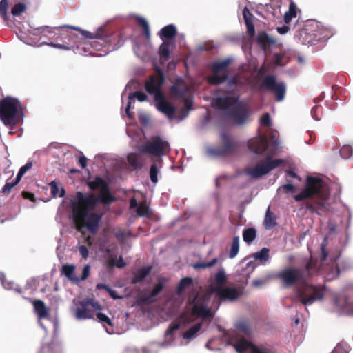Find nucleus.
Returning a JSON list of instances; mask_svg holds the SVG:
<instances>
[{"label":"nucleus","mask_w":353,"mask_h":353,"mask_svg":"<svg viewBox=\"0 0 353 353\" xmlns=\"http://www.w3.org/2000/svg\"><path fill=\"white\" fill-rule=\"evenodd\" d=\"M87 185L91 190H99V194L96 197L92 193L85 196L81 192H77V202L72 206V216L76 230L84 234V228L95 234L98 229L102 216L97 213H89L98 203L109 204L114 201L111 194L108 183L99 176H95L91 181H87Z\"/></svg>","instance_id":"nucleus-1"},{"label":"nucleus","mask_w":353,"mask_h":353,"mask_svg":"<svg viewBox=\"0 0 353 353\" xmlns=\"http://www.w3.org/2000/svg\"><path fill=\"white\" fill-rule=\"evenodd\" d=\"M319 271L318 260L311 257L304 268H285L277 274L276 277L281 280L282 285L285 288L299 285L295 288V295L292 299L293 301H299L303 305H312L316 301L322 300L324 296L323 288L306 282Z\"/></svg>","instance_id":"nucleus-2"},{"label":"nucleus","mask_w":353,"mask_h":353,"mask_svg":"<svg viewBox=\"0 0 353 353\" xmlns=\"http://www.w3.org/2000/svg\"><path fill=\"white\" fill-rule=\"evenodd\" d=\"M327 188L324 181L316 176H307L303 190L296 195L294 196L296 201L300 202L306 199H313L316 196L320 200L310 202L306 201L305 206L307 210L311 212L319 213V211L325 212L327 210V204L325 200L327 199L326 193Z\"/></svg>","instance_id":"nucleus-3"},{"label":"nucleus","mask_w":353,"mask_h":353,"mask_svg":"<svg viewBox=\"0 0 353 353\" xmlns=\"http://www.w3.org/2000/svg\"><path fill=\"white\" fill-rule=\"evenodd\" d=\"M164 81L165 79L161 72L158 75H151L145 83V88L148 94L154 95L157 110L166 115L168 119H172L176 108L166 100L161 90Z\"/></svg>","instance_id":"nucleus-4"},{"label":"nucleus","mask_w":353,"mask_h":353,"mask_svg":"<svg viewBox=\"0 0 353 353\" xmlns=\"http://www.w3.org/2000/svg\"><path fill=\"white\" fill-rule=\"evenodd\" d=\"M19 109L21 105L15 98L7 97L0 101V119L4 125L14 126L19 123Z\"/></svg>","instance_id":"nucleus-5"},{"label":"nucleus","mask_w":353,"mask_h":353,"mask_svg":"<svg viewBox=\"0 0 353 353\" xmlns=\"http://www.w3.org/2000/svg\"><path fill=\"white\" fill-rule=\"evenodd\" d=\"M220 141L219 145L208 148L207 153L209 156L225 157L235 154L239 149V142L225 132L221 133Z\"/></svg>","instance_id":"nucleus-6"},{"label":"nucleus","mask_w":353,"mask_h":353,"mask_svg":"<svg viewBox=\"0 0 353 353\" xmlns=\"http://www.w3.org/2000/svg\"><path fill=\"white\" fill-rule=\"evenodd\" d=\"M189 304L192 305L190 314L183 313L181 315V317L186 318L188 321H192V316L203 319L214 317V313L208 307V299L205 296L196 295L192 301H189Z\"/></svg>","instance_id":"nucleus-7"},{"label":"nucleus","mask_w":353,"mask_h":353,"mask_svg":"<svg viewBox=\"0 0 353 353\" xmlns=\"http://www.w3.org/2000/svg\"><path fill=\"white\" fill-rule=\"evenodd\" d=\"M274 153V152H268L265 160L254 168L248 169L246 172L247 174L253 179H258L279 167L283 163V161L281 159H272V155Z\"/></svg>","instance_id":"nucleus-8"},{"label":"nucleus","mask_w":353,"mask_h":353,"mask_svg":"<svg viewBox=\"0 0 353 353\" xmlns=\"http://www.w3.org/2000/svg\"><path fill=\"white\" fill-rule=\"evenodd\" d=\"M141 151L161 159L162 156L168 155L170 153V147L167 141L159 136H154L149 142L142 146Z\"/></svg>","instance_id":"nucleus-9"},{"label":"nucleus","mask_w":353,"mask_h":353,"mask_svg":"<svg viewBox=\"0 0 353 353\" xmlns=\"http://www.w3.org/2000/svg\"><path fill=\"white\" fill-rule=\"evenodd\" d=\"M231 61L229 59L216 61L212 64V74L207 77V81L212 85H218L228 79V68Z\"/></svg>","instance_id":"nucleus-10"},{"label":"nucleus","mask_w":353,"mask_h":353,"mask_svg":"<svg viewBox=\"0 0 353 353\" xmlns=\"http://www.w3.org/2000/svg\"><path fill=\"white\" fill-rule=\"evenodd\" d=\"M269 139L270 143H269L267 137L265 135H261L258 137L250 140L248 143L249 149L256 154H263L268 150L269 145L274 148L276 150L279 145V141L276 139V134L272 132L270 134Z\"/></svg>","instance_id":"nucleus-11"},{"label":"nucleus","mask_w":353,"mask_h":353,"mask_svg":"<svg viewBox=\"0 0 353 353\" xmlns=\"http://www.w3.org/2000/svg\"><path fill=\"white\" fill-rule=\"evenodd\" d=\"M261 88L274 92L277 101L283 100L286 92V85L283 81L278 82L274 75H266L263 79Z\"/></svg>","instance_id":"nucleus-12"},{"label":"nucleus","mask_w":353,"mask_h":353,"mask_svg":"<svg viewBox=\"0 0 353 353\" xmlns=\"http://www.w3.org/2000/svg\"><path fill=\"white\" fill-rule=\"evenodd\" d=\"M101 310V305L92 299H83L79 302L74 311L77 319H88L94 318L95 311Z\"/></svg>","instance_id":"nucleus-13"},{"label":"nucleus","mask_w":353,"mask_h":353,"mask_svg":"<svg viewBox=\"0 0 353 353\" xmlns=\"http://www.w3.org/2000/svg\"><path fill=\"white\" fill-rule=\"evenodd\" d=\"M228 117L237 125L245 124L250 117L248 107L239 100L227 113Z\"/></svg>","instance_id":"nucleus-14"},{"label":"nucleus","mask_w":353,"mask_h":353,"mask_svg":"<svg viewBox=\"0 0 353 353\" xmlns=\"http://www.w3.org/2000/svg\"><path fill=\"white\" fill-rule=\"evenodd\" d=\"M317 23H307L299 30L297 37L303 44H312L314 41H321L322 37L319 34Z\"/></svg>","instance_id":"nucleus-15"},{"label":"nucleus","mask_w":353,"mask_h":353,"mask_svg":"<svg viewBox=\"0 0 353 353\" xmlns=\"http://www.w3.org/2000/svg\"><path fill=\"white\" fill-rule=\"evenodd\" d=\"M212 292L216 294L220 300L234 301L240 296L239 292L236 288L230 287L214 288Z\"/></svg>","instance_id":"nucleus-16"},{"label":"nucleus","mask_w":353,"mask_h":353,"mask_svg":"<svg viewBox=\"0 0 353 353\" xmlns=\"http://www.w3.org/2000/svg\"><path fill=\"white\" fill-rule=\"evenodd\" d=\"M188 91V86L181 78H178L170 89V95L176 99L185 97Z\"/></svg>","instance_id":"nucleus-17"},{"label":"nucleus","mask_w":353,"mask_h":353,"mask_svg":"<svg viewBox=\"0 0 353 353\" xmlns=\"http://www.w3.org/2000/svg\"><path fill=\"white\" fill-rule=\"evenodd\" d=\"M238 101L239 97H219L214 99L212 104L219 110H225L231 107L233 108Z\"/></svg>","instance_id":"nucleus-18"},{"label":"nucleus","mask_w":353,"mask_h":353,"mask_svg":"<svg viewBox=\"0 0 353 353\" xmlns=\"http://www.w3.org/2000/svg\"><path fill=\"white\" fill-rule=\"evenodd\" d=\"M236 351L239 353H243L249 348L251 349L252 353H268L259 348L257 346L253 345L251 342L245 340L241 339L234 345Z\"/></svg>","instance_id":"nucleus-19"},{"label":"nucleus","mask_w":353,"mask_h":353,"mask_svg":"<svg viewBox=\"0 0 353 353\" xmlns=\"http://www.w3.org/2000/svg\"><path fill=\"white\" fill-rule=\"evenodd\" d=\"M163 284L161 282L157 283L150 294H143L139 298L140 303L143 304H150L155 301L154 297L157 296L163 289Z\"/></svg>","instance_id":"nucleus-20"},{"label":"nucleus","mask_w":353,"mask_h":353,"mask_svg":"<svg viewBox=\"0 0 353 353\" xmlns=\"http://www.w3.org/2000/svg\"><path fill=\"white\" fill-rule=\"evenodd\" d=\"M22 297L32 303L34 312L37 313L39 318H45L48 315V310L43 301L39 299L32 300L30 298H27L25 297L24 296H23Z\"/></svg>","instance_id":"nucleus-21"},{"label":"nucleus","mask_w":353,"mask_h":353,"mask_svg":"<svg viewBox=\"0 0 353 353\" xmlns=\"http://www.w3.org/2000/svg\"><path fill=\"white\" fill-rule=\"evenodd\" d=\"M256 42L258 45L264 50L266 51L267 48L276 43V40L272 38L265 32H260L258 33L256 37Z\"/></svg>","instance_id":"nucleus-22"},{"label":"nucleus","mask_w":353,"mask_h":353,"mask_svg":"<svg viewBox=\"0 0 353 353\" xmlns=\"http://www.w3.org/2000/svg\"><path fill=\"white\" fill-rule=\"evenodd\" d=\"M61 28H72V29L78 30L79 32H81L82 35L84 36L86 38H89V39L97 38V39H101V40H102V41H103L105 42H109L110 41L109 37H108L107 35L104 36L103 34V32H102L103 31H102L101 28L97 30V32L94 34V33H92V32H88V31L81 30L79 28H74V27H72V26H62Z\"/></svg>","instance_id":"nucleus-23"},{"label":"nucleus","mask_w":353,"mask_h":353,"mask_svg":"<svg viewBox=\"0 0 353 353\" xmlns=\"http://www.w3.org/2000/svg\"><path fill=\"white\" fill-rule=\"evenodd\" d=\"M152 270V266H146L139 269L136 272L134 273V276L132 279L131 283L132 284H137L142 282L145 278L150 273Z\"/></svg>","instance_id":"nucleus-24"},{"label":"nucleus","mask_w":353,"mask_h":353,"mask_svg":"<svg viewBox=\"0 0 353 353\" xmlns=\"http://www.w3.org/2000/svg\"><path fill=\"white\" fill-rule=\"evenodd\" d=\"M161 159H155L153 161V163L150 168V179L154 184L158 182V174L159 173V167L161 168Z\"/></svg>","instance_id":"nucleus-25"},{"label":"nucleus","mask_w":353,"mask_h":353,"mask_svg":"<svg viewBox=\"0 0 353 353\" xmlns=\"http://www.w3.org/2000/svg\"><path fill=\"white\" fill-rule=\"evenodd\" d=\"M75 266L72 264H65L62 266L61 272L69 280L78 282L79 277L74 276Z\"/></svg>","instance_id":"nucleus-26"},{"label":"nucleus","mask_w":353,"mask_h":353,"mask_svg":"<svg viewBox=\"0 0 353 353\" xmlns=\"http://www.w3.org/2000/svg\"><path fill=\"white\" fill-rule=\"evenodd\" d=\"M176 28L172 25L170 24L163 27L160 32V37L161 39H170L174 38L176 34Z\"/></svg>","instance_id":"nucleus-27"},{"label":"nucleus","mask_w":353,"mask_h":353,"mask_svg":"<svg viewBox=\"0 0 353 353\" xmlns=\"http://www.w3.org/2000/svg\"><path fill=\"white\" fill-rule=\"evenodd\" d=\"M127 160L131 167L134 170L141 169L143 166L142 158L136 153H130L127 157Z\"/></svg>","instance_id":"nucleus-28"},{"label":"nucleus","mask_w":353,"mask_h":353,"mask_svg":"<svg viewBox=\"0 0 353 353\" xmlns=\"http://www.w3.org/2000/svg\"><path fill=\"white\" fill-rule=\"evenodd\" d=\"M170 42L169 41H163L159 48V54L161 61H167L170 58Z\"/></svg>","instance_id":"nucleus-29"},{"label":"nucleus","mask_w":353,"mask_h":353,"mask_svg":"<svg viewBox=\"0 0 353 353\" xmlns=\"http://www.w3.org/2000/svg\"><path fill=\"white\" fill-rule=\"evenodd\" d=\"M297 14V7L295 3L290 0L289 5V10L284 14L283 19L285 23H289L293 18H295Z\"/></svg>","instance_id":"nucleus-30"},{"label":"nucleus","mask_w":353,"mask_h":353,"mask_svg":"<svg viewBox=\"0 0 353 353\" xmlns=\"http://www.w3.org/2000/svg\"><path fill=\"white\" fill-rule=\"evenodd\" d=\"M235 327L238 331L246 336H250L252 334V327L248 321H239Z\"/></svg>","instance_id":"nucleus-31"},{"label":"nucleus","mask_w":353,"mask_h":353,"mask_svg":"<svg viewBox=\"0 0 353 353\" xmlns=\"http://www.w3.org/2000/svg\"><path fill=\"white\" fill-rule=\"evenodd\" d=\"M270 250L267 248H262L259 252L252 254L255 260H259L262 264H265L270 259Z\"/></svg>","instance_id":"nucleus-32"},{"label":"nucleus","mask_w":353,"mask_h":353,"mask_svg":"<svg viewBox=\"0 0 353 353\" xmlns=\"http://www.w3.org/2000/svg\"><path fill=\"white\" fill-rule=\"evenodd\" d=\"M63 37V38H68V42H65L66 44H59V43H55L53 42H50L48 45L50 46L59 48V49H63V50H68L70 48L68 46V45L70 44V39L72 38L70 32H69L68 30L63 31L59 34V36L58 37Z\"/></svg>","instance_id":"nucleus-33"},{"label":"nucleus","mask_w":353,"mask_h":353,"mask_svg":"<svg viewBox=\"0 0 353 353\" xmlns=\"http://www.w3.org/2000/svg\"><path fill=\"white\" fill-rule=\"evenodd\" d=\"M276 225V216L268 208L264 220L265 228L268 230L273 228Z\"/></svg>","instance_id":"nucleus-34"},{"label":"nucleus","mask_w":353,"mask_h":353,"mask_svg":"<svg viewBox=\"0 0 353 353\" xmlns=\"http://www.w3.org/2000/svg\"><path fill=\"white\" fill-rule=\"evenodd\" d=\"M227 282V276L225 274V270L223 268H221L216 273L214 276V283L215 286L214 288L217 287H223V285Z\"/></svg>","instance_id":"nucleus-35"},{"label":"nucleus","mask_w":353,"mask_h":353,"mask_svg":"<svg viewBox=\"0 0 353 353\" xmlns=\"http://www.w3.org/2000/svg\"><path fill=\"white\" fill-rule=\"evenodd\" d=\"M202 324L197 323L189 328L183 334V337L185 339H190L195 336L196 334L201 330Z\"/></svg>","instance_id":"nucleus-36"},{"label":"nucleus","mask_w":353,"mask_h":353,"mask_svg":"<svg viewBox=\"0 0 353 353\" xmlns=\"http://www.w3.org/2000/svg\"><path fill=\"white\" fill-rule=\"evenodd\" d=\"M193 282V280L190 277H185L182 279L177 287L176 292L178 294H181L187 288L190 287Z\"/></svg>","instance_id":"nucleus-37"},{"label":"nucleus","mask_w":353,"mask_h":353,"mask_svg":"<svg viewBox=\"0 0 353 353\" xmlns=\"http://www.w3.org/2000/svg\"><path fill=\"white\" fill-rule=\"evenodd\" d=\"M125 265L126 263L121 256H119L117 261H116L115 258H111L106 262V266L108 268H112L114 266L118 268H123Z\"/></svg>","instance_id":"nucleus-38"},{"label":"nucleus","mask_w":353,"mask_h":353,"mask_svg":"<svg viewBox=\"0 0 353 353\" xmlns=\"http://www.w3.org/2000/svg\"><path fill=\"white\" fill-rule=\"evenodd\" d=\"M256 238V230L254 228L245 229L243 232V241L248 243H252Z\"/></svg>","instance_id":"nucleus-39"},{"label":"nucleus","mask_w":353,"mask_h":353,"mask_svg":"<svg viewBox=\"0 0 353 353\" xmlns=\"http://www.w3.org/2000/svg\"><path fill=\"white\" fill-rule=\"evenodd\" d=\"M49 185L51 189V194L52 196L55 198L57 196L59 197H63L65 196V190L64 188H61L59 194V187L57 185V183L55 181H52L49 183Z\"/></svg>","instance_id":"nucleus-40"},{"label":"nucleus","mask_w":353,"mask_h":353,"mask_svg":"<svg viewBox=\"0 0 353 353\" xmlns=\"http://www.w3.org/2000/svg\"><path fill=\"white\" fill-rule=\"evenodd\" d=\"M239 250V236H234L232 239V242L231 244V248L229 253V257L230 259L234 258Z\"/></svg>","instance_id":"nucleus-41"},{"label":"nucleus","mask_w":353,"mask_h":353,"mask_svg":"<svg viewBox=\"0 0 353 353\" xmlns=\"http://www.w3.org/2000/svg\"><path fill=\"white\" fill-rule=\"evenodd\" d=\"M137 23L143 28L145 37L147 39H150V27H149V25H148L147 21L144 18L139 17L137 19Z\"/></svg>","instance_id":"nucleus-42"},{"label":"nucleus","mask_w":353,"mask_h":353,"mask_svg":"<svg viewBox=\"0 0 353 353\" xmlns=\"http://www.w3.org/2000/svg\"><path fill=\"white\" fill-rule=\"evenodd\" d=\"M26 5L23 3H18L15 4L11 10V13L14 16H19L26 10Z\"/></svg>","instance_id":"nucleus-43"},{"label":"nucleus","mask_w":353,"mask_h":353,"mask_svg":"<svg viewBox=\"0 0 353 353\" xmlns=\"http://www.w3.org/2000/svg\"><path fill=\"white\" fill-rule=\"evenodd\" d=\"M218 262V259L214 258L208 263L200 262L194 265L195 269L207 268L214 266Z\"/></svg>","instance_id":"nucleus-44"},{"label":"nucleus","mask_w":353,"mask_h":353,"mask_svg":"<svg viewBox=\"0 0 353 353\" xmlns=\"http://www.w3.org/2000/svg\"><path fill=\"white\" fill-rule=\"evenodd\" d=\"M20 181H17V177L14 179V181L12 182H8V181L6 182L4 186L1 189V192L4 194H8L10 192V190L17 185Z\"/></svg>","instance_id":"nucleus-45"},{"label":"nucleus","mask_w":353,"mask_h":353,"mask_svg":"<svg viewBox=\"0 0 353 353\" xmlns=\"http://www.w3.org/2000/svg\"><path fill=\"white\" fill-rule=\"evenodd\" d=\"M137 213L139 216H147L149 214V208L145 203H140L137 208Z\"/></svg>","instance_id":"nucleus-46"},{"label":"nucleus","mask_w":353,"mask_h":353,"mask_svg":"<svg viewBox=\"0 0 353 353\" xmlns=\"http://www.w3.org/2000/svg\"><path fill=\"white\" fill-rule=\"evenodd\" d=\"M137 98L138 101L143 102L147 100V95L141 91H136L133 93L130 94L129 95V99L131 100L133 98Z\"/></svg>","instance_id":"nucleus-47"},{"label":"nucleus","mask_w":353,"mask_h":353,"mask_svg":"<svg viewBox=\"0 0 353 353\" xmlns=\"http://www.w3.org/2000/svg\"><path fill=\"white\" fill-rule=\"evenodd\" d=\"M353 154V150L350 146L345 145L340 150V155L343 159H347Z\"/></svg>","instance_id":"nucleus-48"},{"label":"nucleus","mask_w":353,"mask_h":353,"mask_svg":"<svg viewBox=\"0 0 353 353\" xmlns=\"http://www.w3.org/2000/svg\"><path fill=\"white\" fill-rule=\"evenodd\" d=\"M270 280V276H266L263 279H254L252 281V286L255 288H260L265 284H267Z\"/></svg>","instance_id":"nucleus-49"},{"label":"nucleus","mask_w":353,"mask_h":353,"mask_svg":"<svg viewBox=\"0 0 353 353\" xmlns=\"http://www.w3.org/2000/svg\"><path fill=\"white\" fill-rule=\"evenodd\" d=\"M8 4L6 0H1L0 1V14L5 19H7V10Z\"/></svg>","instance_id":"nucleus-50"},{"label":"nucleus","mask_w":353,"mask_h":353,"mask_svg":"<svg viewBox=\"0 0 353 353\" xmlns=\"http://www.w3.org/2000/svg\"><path fill=\"white\" fill-rule=\"evenodd\" d=\"M32 167V163L28 162L23 166H22L17 175V181H21V177L23 176V174L31 168Z\"/></svg>","instance_id":"nucleus-51"},{"label":"nucleus","mask_w":353,"mask_h":353,"mask_svg":"<svg viewBox=\"0 0 353 353\" xmlns=\"http://www.w3.org/2000/svg\"><path fill=\"white\" fill-rule=\"evenodd\" d=\"M319 34L322 37L321 41L326 40L332 36V33L327 29H323L318 25Z\"/></svg>","instance_id":"nucleus-52"},{"label":"nucleus","mask_w":353,"mask_h":353,"mask_svg":"<svg viewBox=\"0 0 353 353\" xmlns=\"http://www.w3.org/2000/svg\"><path fill=\"white\" fill-rule=\"evenodd\" d=\"M98 321L101 323H105L109 325H112L110 319L105 314L99 312L96 314Z\"/></svg>","instance_id":"nucleus-53"},{"label":"nucleus","mask_w":353,"mask_h":353,"mask_svg":"<svg viewBox=\"0 0 353 353\" xmlns=\"http://www.w3.org/2000/svg\"><path fill=\"white\" fill-rule=\"evenodd\" d=\"M260 123L262 125L269 127L271 125L272 121L269 113H265L260 119Z\"/></svg>","instance_id":"nucleus-54"},{"label":"nucleus","mask_w":353,"mask_h":353,"mask_svg":"<svg viewBox=\"0 0 353 353\" xmlns=\"http://www.w3.org/2000/svg\"><path fill=\"white\" fill-rule=\"evenodd\" d=\"M90 265H85L82 271V275L80 278H79L78 282L81 281H85L88 279L90 275Z\"/></svg>","instance_id":"nucleus-55"},{"label":"nucleus","mask_w":353,"mask_h":353,"mask_svg":"<svg viewBox=\"0 0 353 353\" xmlns=\"http://www.w3.org/2000/svg\"><path fill=\"white\" fill-rule=\"evenodd\" d=\"M242 14L245 22L252 21L253 14L247 7L243 8Z\"/></svg>","instance_id":"nucleus-56"},{"label":"nucleus","mask_w":353,"mask_h":353,"mask_svg":"<svg viewBox=\"0 0 353 353\" xmlns=\"http://www.w3.org/2000/svg\"><path fill=\"white\" fill-rule=\"evenodd\" d=\"M248 33L250 36L252 37L255 33L254 25L252 21L245 22Z\"/></svg>","instance_id":"nucleus-57"},{"label":"nucleus","mask_w":353,"mask_h":353,"mask_svg":"<svg viewBox=\"0 0 353 353\" xmlns=\"http://www.w3.org/2000/svg\"><path fill=\"white\" fill-rule=\"evenodd\" d=\"M281 188L285 193L294 192V191L296 190L295 186L292 183H287V184L283 185L281 186Z\"/></svg>","instance_id":"nucleus-58"},{"label":"nucleus","mask_w":353,"mask_h":353,"mask_svg":"<svg viewBox=\"0 0 353 353\" xmlns=\"http://www.w3.org/2000/svg\"><path fill=\"white\" fill-rule=\"evenodd\" d=\"M79 253L81 255V256L83 258V259H87L88 257V255H89V251H88V249L87 248L86 246L85 245H81L79 248Z\"/></svg>","instance_id":"nucleus-59"},{"label":"nucleus","mask_w":353,"mask_h":353,"mask_svg":"<svg viewBox=\"0 0 353 353\" xmlns=\"http://www.w3.org/2000/svg\"><path fill=\"white\" fill-rule=\"evenodd\" d=\"M179 325L176 323L170 325L166 331V334L172 336L175 331L179 329Z\"/></svg>","instance_id":"nucleus-60"},{"label":"nucleus","mask_w":353,"mask_h":353,"mask_svg":"<svg viewBox=\"0 0 353 353\" xmlns=\"http://www.w3.org/2000/svg\"><path fill=\"white\" fill-rule=\"evenodd\" d=\"M288 0H272V4L274 8L280 9L283 4H287Z\"/></svg>","instance_id":"nucleus-61"},{"label":"nucleus","mask_w":353,"mask_h":353,"mask_svg":"<svg viewBox=\"0 0 353 353\" xmlns=\"http://www.w3.org/2000/svg\"><path fill=\"white\" fill-rule=\"evenodd\" d=\"M21 195L25 199H29L31 201H35L34 194L32 192L23 191Z\"/></svg>","instance_id":"nucleus-62"},{"label":"nucleus","mask_w":353,"mask_h":353,"mask_svg":"<svg viewBox=\"0 0 353 353\" xmlns=\"http://www.w3.org/2000/svg\"><path fill=\"white\" fill-rule=\"evenodd\" d=\"M283 59V55L281 54H274V63L276 65H281L282 61Z\"/></svg>","instance_id":"nucleus-63"},{"label":"nucleus","mask_w":353,"mask_h":353,"mask_svg":"<svg viewBox=\"0 0 353 353\" xmlns=\"http://www.w3.org/2000/svg\"><path fill=\"white\" fill-rule=\"evenodd\" d=\"M276 30H277V32L279 34H284L287 33L289 31L290 28H289V26L285 25V26H283L281 27H278L276 28Z\"/></svg>","instance_id":"nucleus-64"}]
</instances>
